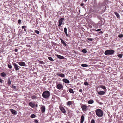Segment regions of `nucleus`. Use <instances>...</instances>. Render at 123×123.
<instances>
[{"mask_svg":"<svg viewBox=\"0 0 123 123\" xmlns=\"http://www.w3.org/2000/svg\"><path fill=\"white\" fill-rule=\"evenodd\" d=\"M50 96V92L47 90L44 91L42 94V96L46 99L48 98Z\"/></svg>","mask_w":123,"mask_h":123,"instance_id":"obj_1","label":"nucleus"},{"mask_svg":"<svg viewBox=\"0 0 123 123\" xmlns=\"http://www.w3.org/2000/svg\"><path fill=\"white\" fill-rule=\"evenodd\" d=\"M95 111L96 115L98 117H101L103 116V112L101 109H97Z\"/></svg>","mask_w":123,"mask_h":123,"instance_id":"obj_2","label":"nucleus"},{"mask_svg":"<svg viewBox=\"0 0 123 123\" xmlns=\"http://www.w3.org/2000/svg\"><path fill=\"white\" fill-rule=\"evenodd\" d=\"M115 51L114 50L112 49H110L107 50L105 51L104 54L105 55H111L113 54Z\"/></svg>","mask_w":123,"mask_h":123,"instance_id":"obj_3","label":"nucleus"},{"mask_svg":"<svg viewBox=\"0 0 123 123\" xmlns=\"http://www.w3.org/2000/svg\"><path fill=\"white\" fill-rule=\"evenodd\" d=\"M81 105V107L82 110L83 112H85L88 109V106L86 104H82Z\"/></svg>","mask_w":123,"mask_h":123,"instance_id":"obj_4","label":"nucleus"},{"mask_svg":"<svg viewBox=\"0 0 123 123\" xmlns=\"http://www.w3.org/2000/svg\"><path fill=\"white\" fill-rule=\"evenodd\" d=\"M64 20V18H62L60 19L58 21L59 24L58 25V26L59 27L61 26V25L62 24H64V23H62Z\"/></svg>","mask_w":123,"mask_h":123,"instance_id":"obj_5","label":"nucleus"},{"mask_svg":"<svg viewBox=\"0 0 123 123\" xmlns=\"http://www.w3.org/2000/svg\"><path fill=\"white\" fill-rule=\"evenodd\" d=\"M56 86L57 88L59 90H62L63 89V86L62 84L59 83Z\"/></svg>","mask_w":123,"mask_h":123,"instance_id":"obj_6","label":"nucleus"},{"mask_svg":"<svg viewBox=\"0 0 123 123\" xmlns=\"http://www.w3.org/2000/svg\"><path fill=\"white\" fill-rule=\"evenodd\" d=\"M35 106L36 107H37L38 105L37 103L35 102H31V107L32 108H34Z\"/></svg>","mask_w":123,"mask_h":123,"instance_id":"obj_7","label":"nucleus"},{"mask_svg":"<svg viewBox=\"0 0 123 123\" xmlns=\"http://www.w3.org/2000/svg\"><path fill=\"white\" fill-rule=\"evenodd\" d=\"M13 64L16 71H18L19 69V67L20 68V67L18 66L16 63H13Z\"/></svg>","mask_w":123,"mask_h":123,"instance_id":"obj_8","label":"nucleus"},{"mask_svg":"<svg viewBox=\"0 0 123 123\" xmlns=\"http://www.w3.org/2000/svg\"><path fill=\"white\" fill-rule=\"evenodd\" d=\"M59 108L61 111L63 113H65L66 112V111L65 108L62 106H59Z\"/></svg>","mask_w":123,"mask_h":123,"instance_id":"obj_9","label":"nucleus"},{"mask_svg":"<svg viewBox=\"0 0 123 123\" xmlns=\"http://www.w3.org/2000/svg\"><path fill=\"white\" fill-rule=\"evenodd\" d=\"M10 110L11 111V113L13 115H16L17 114V112L14 110L13 109H10Z\"/></svg>","mask_w":123,"mask_h":123,"instance_id":"obj_10","label":"nucleus"},{"mask_svg":"<svg viewBox=\"0 0 123 123\" xmlns=\"http://www.w3.org/2000/svg\"><path fill=\"white\" fill-rule=\"evenodd\" d=\"M41 112L42 113H43L45 112V106H42L41 108Z\"/></svg>","mask_w":123,"mask_h":123,"instance_id":"obj_11","label":"nucleus"},{"mask_svg":"<svg viewBox=\"0 0 123 123\" xmlns=\"http://www.w3.org/2000/svg\"><path fill=\"white\" fill-rule=\"evenodd\" d=\"M18 64L22 66H25L26 65L25 63L24 62L22 61L19 62H18Z\"/></svg>","mask_w":123,"mask_h":123,"instance_id":"obj_12","label":"nucleus"},{"mask_svg":"<svg viewBox=\"0 0 123 123\" xmlns=\"http://www.w3.org/2000/svg\"><path fill=\"white\" fill-rule=\"evenodd\" d=\"M74 103L73 101H70L67 102L66 104L67 106H69L73 104Z\"/></svg>","mask_w":123,"mask_h":123,"instance_id":"obj_13","label":"nucleus"},{"mask_svg":"<svg viewBox=\"0 0 123 123\" xmlns=\"http://www.w3.org/2000/svg\"><path fill=\"white\" fill-rule=\"evenodd\" d=\"M62 81L64 82L67 83L69 84L70 83V82L69 80L66 78L63 79L62 80Z\"/></svg>","mask_w":123,"mask_h":123,"instance_id":"obj_14","label":"nucleus"},{"mask_svg":"<svg viewBox=\"0 0 123 123\" xmlns=\"http://www.w3.org/2000/svg\"><path fill=\"white\" fill-rule=\"evenodd\" d=\"M57 75L59 76L62 77H65L63 73L59 74L57 73L56 74Z\"/></svg>","mask_w":123,"mask_h":123,"instance_id":"obj_15","label":"nucleus"},{"mask_svg":"<svg viewBox=\"0 0 123 123\" xmlns=\"http://www.w3.org/2000/svg\"><path fill=\"white\" fill-rule=\"evenodd\" d=\"M84 120V115H82L81 116V119H80V123H82Z\"/></svg>","mask_w":123,"mask_h":123,"instance_id":"obj_16","label":"nucleus"},{"mask_svg":"<svg viewBox=\"0 0 123 123\" xmlns=\"http://www.w3.org/2000/svg\"><path fill=\"white\" fill-rule=\"evenodd\" d=\"M56 56L58 58L61 59H64L65 58L64 57L60 55H56Z\"/></svg>","mask_w":123,"mask_h":123,"instance_id":"obj_17","label":"nucleus"},{"mask_svg":"<svg viewBox=\"0 0 123 123\" xmlns=\"http://www.w3.org/2000/svg\"><path fill=\"white\" fill-rule=\"evenodd\" d=\"M114 13L116 15L118 19H119L120 18V16L119 14L116 12H114Z\"/></svg>","mask_w":123,"mask_h":123,"instance_id":"obj_18","label":"nucleus"},{"mask_svg":"<svg viewBox=\"0 0 123 123\" xmlns=\"http://www.w3.org/2000/svg\"><path fill=\"white\" fill-rule=\"evenodd\" d=\"M94 102V101L93 100L91 99L88 101V103L89 104H91L93 103Z\"/></svg>","mask_w":123,"mask_h":123,"instance_id":"obj_19","label":"nucleus"},{"mask_svg":"<svg viewBox=\"0 0 123 123\" xmlns=\"http://www.w3.org/2000/svg\"><path fill=\"white\" fill-rule=\"evenodd\" d=\"M64 32L65 33L66 36L67 37H68V35L67 32V28L66 27H65L64 29Z\"/></svg>","mask_w":123,"mask_h":123,"instance_id":"obj_20","label":"nucleus"},{"mask_svg":"<svg viewBox=\"0 0 123 123\" xmlns=\"http://www.w3.org/2000/svg\"><path fill=\"white\" fill-rule=\"evenodd\" d=\"M98 94L100 95H103L105 93V92L104 91H99L98 92Z\"/></svg>","mask_w":123,"mask_h":123,"instance_id":"obj_21","label":"nucleus"},{"mask_svg":"<svg viewBox=\"0 0 123 123\" xmlns=\"http://www.w3.org/2000/svg\"><path fill=\"white\" fill-rule=\"evenodd\" d=\"M31 98L33 99H37L38 98V97L36 95H33L32 96Z\"/></svg>","mask_w":123,"mask_h":123,"instance_id":"obj_22","label":"nucleus"},{"mask_svg":"<svg viewBox=\"0 0 123 123\" xmlns=\"http://www.w3.org/2000/svg\"><path fill=\"white\" fill-rule=\"evenodd\" d=\"M60 40L62 43L65 46H66L67 45V44L64 42V41L61 38Z\"/></svg>","mask_w":123,"mask_h":123,"instance_id":"obj_23","label":"nucleus"},{"mask_svg":"<svg viewBox=\"0 0 123 123\" xmlns=\"http://www.w3.org/2000/svg\"><path fill=\"white\" fill-rule=\"evenodd\" d=\"M69 92L70 93H72L74 94V92L73 89L72 88H70L69 90Z\"/></svg>","mask_w":123,"mask_h":123,"instance_id":"obj_24","label":"nucleus"},{"mask_svg":"<svg viewBox=\"0 0 123 123\" xmlns=\"http://www.w3.org/2000/svg\"><path fill=\"white\" fill-rule=\"evenodd\" d=\"M1 75L3 77H4L6 75V74L4 72L1 73Z\"/></svg>","mask_w":123,"mask_h":123,"instance_id":"obj_25","label":"nucleus"},{"mask_svg":"<svg viewBox=\"0 0 123 123\" xmlns=\"http://www.w3.org/2000/svg\"><path fill=\"white\" fill-rule=\"evenodd\" d=\"M100 87L104 89H106V88L105 86L103 85L100 86Z\"/></svg>","mask_w":123,"mask_h":123,"instance_id":"obj_26","label":"nucleus"},{"mask_svg":"<svg viewBox=\"0 0 123 123\" xmlns=\"http://www.w3.org/2000/svg\"><path fill=\"white\" fill-rule=\"evenodd\" d=\"M82 52L84 53H86L87 51V50L85 49H83L82 51Z\"/></svg>","mask_w":123,"mask_h":123,"instance_id":"obj_27","label":"nucleus"},{"mask_svg":"<svg viewBox=\"0 0 123 123\" xmlns=\"http://www.w3.org/2000/svg\"><path fill=\"white\" fill-rule=\"evenodd\" d=\"M48 58V59L50 61H54V60L51 57H49Z\"/></svg>","mask_w":123,"mask_h":123,"instance_id":"obj_28","label":"nucleus"},{"mask_svg":"<svg viewBox=\"0 0 123 123\" xmlns=\"http://www.w3.org/2000/svg\"><path fill=\"white\" fill-rule=\"evenodd\" d=\"M7 84L9 85H10L11 84V82L9 79L8 80Z\"/></svg>","mask_w":123,"mask_h":123,"instance_id":"obj_29","label":"nucleus"},{"mask_svg":"<svg viewBox=\"0 0 123 123\" xmlns=\"http://www.w3.org/2000/svg\"><path fill=\"white\" fill-rule=\"evenodd\" d=\"M81 66L83 67H86L88 66L86 64H82L81 65Z\"/></svg>","mask_w":123,"mask_h":123,"instance_id":"obj_30","label":"nucleus"},{"mask_svg":"<svg viewBox=\"0 0 123 123\" xmlns=\"http://www.w3.org/2000/svg\"><path fill=\"white\" fill-rule=\"evenodd\" d=\"M39 62L41 64H45V63L43 61H39Z\"/></svg>","mask_w":123,"mask_h":123,"instance_id":"obj_31","label":"nucleus"},{"mask_svg":"<svg viewBox=\"0 0 123 123\" xmlns=\"http://www.w3.org/2000/svg\"><path fill=\"white\" fill-rule=\"evenodd\" d=\"M117 56L121 58L122 57V55L121 54H119L117 55Z\"/></svg>","mask_w":123,"mask_h":123,"instance_id":"obj_32","label":"nucleus"},{"mask_svg":"<svg viewBox=\"0 0 123 123\" xmlns=\"http://www.w3.org/2000/svg\"><path fill=\"white\" fill-rule=\"evenodd\" d=\"M36 117V115L34 114L31 115V118H35Z\"/></svg>","mask_w":123,"mask_h":123,"instance_id":"obj_33","label":"nucleus"},{"mask_svg":"<svg viewBox=\"0 0 123 123\" xmlns=\"http://www.w3.org/2000/svg\"><path fill=\"white\" fill-rule=\"evenodd\" d=\"M8 67L10 69H11L12 67V66L10 64H8Z\"/></svg>","mask_w":123,"mask_h":123,"instance_id":"obj_34","label":"nucleus"},{"mask_svg":"<svg viewBox=\"0 0 123 123\" xmlns=\"http://www.w3.org/2000/svg\"><path fill=\"white\" fill-rule=\"evenodd\" d=\"M95 121L94 119H92L91 120V123H95Z\"/></svg>","mask_w":123,"mask_h":123,"instance_id":"obj_35","label":"nucleus"},{"mask_svg":"<svg viewBox=\"0 0 123 123\" xmlns=\"http://www.w3.org/2000/svg\"><path fill=\"white\" fill-rule=\"evenodd\" d=\"M123 36V35L122 34H119L118 35V37L120 38H122Z\"/></svg>","mask_w":123,"mask_h":123,"instance_id":"obj_36","label":"nucleus"},{"mask_svg":"<svg viewBox=\"0 0 123 123\" xmlns=\"http://www.w3.org/2000/svg\"><path fill=\"white\" fill-rule=\"evenodd\" d=\"M35 32L37 34H39V31L37 30H35Z\"/></svg>","mask_w":123,"mask_h":123,"instance_id":"obj_37","label":"nucleus"},{"mask_svg":"<svg viewBox=\"0 0 123 123\" xmlns=\"http://www.w3.org/2000/svg\"><path fill=\"white\" fill-rule=\"evenodd\" d=\"M87 39L91 41H92L93 40V39L91 38H87Z\"/></svg>","mask_w":123,"mask_h":123,"instance_id":"obj_38","label":"nucleus"},{"mask_svg":"<svg viewBox=\"0 0 123 123\" xmlns=\"http://www.w3.org/2000/svg\"><path fill=\"white\" fill-rule=\"evenodd\" d=\"M84 84L85 85L88 86L89 85V84L87 82H84Z\"/></svg>","mask_w":123,"mask_h":123,"instance_id":"obj_39","label":"nucleus"},{"mask_svg":"<svg viewBox=\"0 0 123 123\" xmlns=\"http://www.w3.org/2000/svg\"><path fill=\"white\" fill-rule=\"evenodd\" d=\"M12 88H13V89H15L16 88V87L13 86V85H12Z\"/></svg>","mask_w":123,"mask_h":123,"instance_id":"obj_40","label":"nucleus"},{"mask_svg":"<svg viewBox=\"0 0 123 123\" xmlns=\"http://www.w3.org/2000/svg\"><path fill=\"white\" fill-rule=\"evenodd\" d=\"M21 20L20 19H19V20H18V23L19 24H21Z\"/></svg>","mask_w":123,"mask_h":123,"instance_id":"obj_41","label":"nucleus"},{"mask_svg":"<svg viewBox=\"0 0 123 123\" xmlns=\"http://www.w3.org/2000/svg\"><path fill=\"white\" fill-rule=\"evenodd\" d=\"M34 122H35V123H37L38 122V121L37 120H36V119H35L34 120Z\"/></svg>","mask_w":123,"mask_h":123,"instance_id":"obj_42","label":"nucleus"},{"mask_svg":"<svg viewBox=\"0 0 123 123\" xmlns=\"http://www.w3.org/2000/svg\"><path fill=\"white\" fill-rule=\"evenodd\" d=\"M101 30L100 29H98L96 30L95 31H100Z\"/></svg>","mask_w":123,"mask_h":123,"instance_id":"obj_43","label":"nucleus"},{"mask_svg":"<svg viewBox=\"0 0 123 123\" xmlns=\"http://www.w3.org/2000/svg\"><path fill=\"white\" fill-rule=\"evenodd\" d=\"M3 80L1 79L0 78V82L1 83H2L3 82Z\"/></svg>","mask_w":123,"mask_h":123,"instance_id":"obj_44","label":"nucleus"},{"mask_svg":"<svg viewBox=\"0 0 123 123\" xmlns=\"http://www.w3.org/2000/svg\"><path fill=\"white\" fill-rule=\"evenodd\" d=\"M82 90L81 89H80L79 90V92H82Z\"/></svg>","mask_w":123,"mask_h":123,"instance_id":"obj_45","label":"nucleus"},{"mask_svg":"<svg viewBox=\"0 0 123 123\" xmlns=\"http://www.w3.org/2000/svg\"><path fill=\"white\" fill-rule=\"evenodd\" d=\"M25 26H22V29H24L25 28Z\"/></svg>","mask_w":123,"mask_h":123,"instance_id":"obj_46","label":"nucleus"},{"mask_svg":"<svg viewBox=\"0 0 123 123\" xmlns=\"http://www.w3.org/2000/svg\"><path fill=\"white\" fill-rule=\"evenodd\" d=\"M83 5H84V4H83V3H81V4H80V5H81V6H83Z\"/></svg>","mask_w":123,"mask_h":123,"instance_id":"obj_47","label":"nucleus"},{"mask_svg":"<svg viewBox=\"0 0 123 123\" xmlns=\"http://www.w3.org/2000/svg\"><path fill=\"white\" fill-rule=\"evenodd\" d=\"M15 52H17V49H15Z\"/></svg>","mask_w":123,"mask_h":123,"instance_id":"obj_48","label":"nucleus"},{"mask_svg":"<svg viewBox=\"0 0 123 123\" xmlns=\"http://www.w3.org/2000/svg\"><path fill=\"white\" fill-rule=\"evenodd\" d=\"M29 105L30 106H31V102H30V103H29Z\"/></svg>","mask_w":123,"mask_h":123,"instance_id":"obj_49","label":"nucleus"},{"mask_svg":"<svg viewBox=\"0 0 123 123\" xmlns=\"http://www.w3.org/2000/svg\"><path fill=\"white\" fill-rule=\"evenodd\" d=\"M99 33H103V32L102 31H101L99 32Z\"/></svg>","mask_w":123,"mask_h":123,"instance_id":"obj_50","label":"nucleus"},{"mask_svg":"<svg viewBox=\"0 0 123 123\" xmlns=\"http://www.w3.org/2000/svg\"><path fill=\"white\" fill-rule=\"evenodd\" d=\"M24 31H26V29H25V28H24Z\"/></svg>","mask_w":123,"mask_h":123,"instance_id":"obj_51","label":"nucleus"},{"mask_svg":"<svg viewBox=\"0 0 123 123\" xmlns=\"http://www.w3.org/2000/svg\"><path fill=\"white\" fill-rule=\"evenodd\" d=\"M65 123H71L70 122H66Z\"/></svg>","mask_w":123,"mask_h":123,"instance_id":"obj_52","label":"nucleus"},{"mask_svg":"<svg viewBox=\"0 0 123 123\" xmlns=\"http://www.w3.org/2000/svg\"><path fill=\"white\" fill-rule=\"evenodd\" d=\"M87 0H85V1L86 2L87 1Z\"/></svg>","mask_w":123,"mask_h":123,"instance_id":"obj_53","label":"nucleus"}]
</instances>
